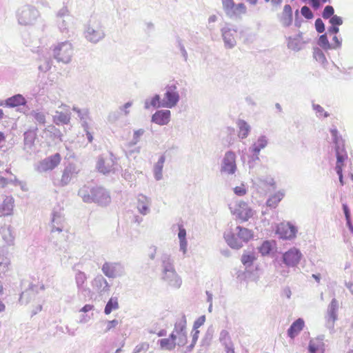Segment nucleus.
<instances>
[{
  "instance_id": "obj_1",
  "label": "nucleus",
  "mask_w": 353,
  "mask_h": 353,
  "mask_svg": "<svg viewBox=\"0 0 353 353\" xmlns=\"http://www.w3.org/2000/svg\"><path fill=\"white\" fill-rule=\"evenodd\" d=\"M223 9L230 18L238 19L245 14L247 11L243 3H235L234 0H221Z\"/></svg>"
},
{
  "instance_id": "obj_2",
  "label": "nucleus",
  "mask_w": 353,
  "mask_h": 353,
  "mask_svg": "<svg viewBox=\"0 0 353 353\" xmlns=\"http://www.w3.org/2000/svg\"><path fill=\"white\" fill-rule=\"evenodd\" d=\"M117 164L116 157L112 152H109L99 157L97 163V169L101 173L106 174L114 172Z\"/></svg>"
},
{
  "instance_id": "obj_3",
  "label": "nucleus",
  "mask_w": 353,
  "mask_h": 353,
  "mask_svg": "<svg viewBox=\"0 0 353 353\" xmlns=\"http://www.w3.org/2000/svg\"><path fill=\"white\" fill-rule=\"evenodd\" d=\"M73 49L71 43L63 42L59 43L53 49L54 57L58 61L63 63H68L72 58Z\"/></svg>"
},
{
  "instance_id": "obj_4",
  "label": "nucleus",
  "mask_w": 353,
  "mask_h": 353,
  "mask_svg": "<svg viewBox=\"0 0 353 353\" xmlns=\"http://www.w3.org/2000/svg\"><path fill=\"white\" fill-rule=\"evenodd\" d=\"M230 208L232 213L242 222L248 221L253 215L252 209L243 201L230 204Z\"/></svg>"
},
{
  "instance_id": "obj_5",
  "label": "nucleus",
  "mask_w": 353,
  "mask_h": 353,
  "mask_svg": "<svg viewBox=\"0 0 353 353\" xmlns=\"http://www.w3.org/2000/svg\"><path fill=\"white\" fill-rule=\"evenodd\" d=\"M91 194L82 195L83 201L96 202L100 204L108 203L110 201V196L108 192L102 188H94L90 190Z\"/></svg>"
},
{
  "instance_id": "obj_6",
  "label": "nucleus",
  "mask_w": 353,
  "mask_h": 353,
  "mask_svg": "<svg viewBox=\"0 0 353 353\" xmlns=\"http://www.w3.org/2000/svg\"><path fill=\"white\" fill-rule=\"evenodd\" d=\"M170 334L176 346H184L186 345L187 332L185 321L176 323L174 325V328Z\"/></svg>"
},
{
  "instance_id": "obj_7",
  "label": "nucleus",
  "mask_w": 353,
  "mask_h": 353,
  "mask_svg": "<svg viewBox=\"0 0 353 353\" xmlns=\"http://www.w3.org/2000/svg\"><path fill=\"white\" fill-rule=\"evenodd\" d=\"M179 99V95L176 91V86L175 85H170L167 88L162 107L172 108L176 105Z\"/></svg>"
},
{
  "instance_id": "obj_8",
  "label": "nucleus",
  "mask_w": 353,
  "mask_h": 353,
  "mask_svg": "<svg viewBox=\"0 0 353 353\" xmlns=\"http://www.w3.org/2000/svg\"><path fill=\"white\" fill-rule=\"evenodd\" d=\"M276 232L283 239H291L296 236L297 230L290 223L283 222L277 225Z\"/></svg>"
},
{
  "instance_id": "obj_9",
  "label": "nucleus",
  "mask_w": 353,
  "mask_h": 353,
  "mask_svg": "<svg viewBox=\"0 0 353 353\" xmlns=\"http://www.w3.org/2000/svg\"><path fill=\"white\" fill-rule=\"evenodd\" d=\"M336 163L335 170L339 175V181L341 185H344L343 177V168L344 165V161L347 159V154L345 151L344 148L340 149L338 146L336 148Z\"/></svg>"
},
{
  "instance_id": "obj_10",
  "label": "nucleus",
  "mask_w": 353,
  "mask_h": 353,
  "mask_svg": "<svg viewBox=\"0 0 353 353\" xmlns=\"http://www.w3.org/2000/svg\"><path fill=\"white\" fill-rule=\"evenodd\" d=\"M61 160V155L59 153H56L41 161L39 164V168L43 172L52 170L59 165Z\"/></svg>"
},
{
  "instance_id": "obj_11",
  "label": "nucleus",
  "mask_w": 353,
  "mask_h": 353,
  "mask_svg": "<svg viewBox=\"0 0 353 353\" xmlns=\"http://www.w3.org/2000/svg\"><path fill=\"white\" fill-rule=\"evenodd\" d=\"M236 156L232 152H228L224 157L222 171L228 174H234L236 171Z\"/></svg>"
},
{
  "instance_id": "obj_12",
  "label": "nucleus",
  "mask_w": 353,
  "mask_h": 353,
  "mask_svg": "<svg viewBox=\"0 0 353 353\" xmlns=\"http://www.w3.org/2000/svg\"><path fill=\"white\" fill-rule=\"evenodd\" d=\"M103 37V31L99 25L90 26L85 32V37L92 43L99 41Z\"/></svg>"
},
{
  "instance_id": "obj_13",
  "label": "nucleus",
  "mask_w": 353,
  "mask_h": 353,
  "mask_svg": "<svg viewBox=\"0 0 353 353\" xmlns=\"http://www.w3.org/2000/svg\"><path fill=\"white\" fill-rule=\"evenodd\" d=\"M301 258V252L296 248L290 249L283 254L284 263L288 266L296 265Z\"/></svg>"
},
{
  "instance_id": "obj_14",
  "label": "nucleus",
  "mask_w": 353,
  "mask_h": 353,
  "mask_svg": "<svg viewBox=\"0 0 353 353\" xmlns=\"http://www.w3.org/2000/svg\"><path fill=\"white\" fill-rule=\"evenodd\" d=\"M170 119V110H159L153 114L152 121L158 125H163L168 123Z\"/></svg>"
},
{
  "instance_id": "obj_15",
  "label": "nucleus",
  "mask_w": 353,
  "mask_h": 353,
  "mask_svg": "<svg viewBox=\"0 0 353 353\" xmlns=\"http://www.w3.org/2000/svg\"><path fill=\"white\" fill-rule=\"evenodd\" d=\"M236 30L230 28H224L222 30V34L225 45L228 48H233L236 44L235 34Z\"/></svg>"
},
{
  "instance_id": "obj_16",
  "label": "nucleus",
  "mask_w": 353,
  "mask_h": 353,
  "mask_svg": "<svg viewBox=\"0 0 353 353\" xmlns=\"http://www.w3.org/2000/svg\"><path fill=\"white\" fill-rule=\"evenodd\" d=\"M279 20L284 26H289L292 23V10L290 5H285L283 12L279 16Z\"/></svg>"
},
{
  "instance_id": "obj_17",
  "label": "nucleus",
  "mask_w": 353,
  "mask_h": 353,
  "mask_svg": "<svg viewBox=\"0 0 353 353\" xmlns=\"http://www.w3.org/2000/svg\"><path fill=\"white\" fill-rule=\"evenodd\" d=\"M285 196V192L283 190H279L272 194H271L267 201L266 205L267 206L275 208L279 205V202L283 199V198Z\"/></svg>"
},
{
  "instance_id": "obj_18",
  "label": "nucleus",
  "mask_w": 353,
  "mask_h": 353,
  "mask_svg": "<svg viewBox=\"0 0 353 353\" xmlns=\"http://www.w3.org/2000/svg\"><path fill=\"white\" fill-rule=\"evenodd\" d=\"M305 322L302 319L296 320L288 330V334L291 339H294L303 329Z\"/></svg>"
},
{
  "instance_id": "obj_19",
  "label": "nucleus",
  "mask_w": 353,
  "mask_h": 353,
  "mask_svg": "<svg viewBox=\"0 0 353 353\" xmlns=\"http://www.w3.org/2000/svg\"><path fill=\"white\" fill-rule=\"evenodd\" d=\"M26 103V99L20 94L14 95L5 101V105L10 108H14L19 105H24Z\"/></svg>"
},
{
  "instance_id": "obj_20",
  "label": "nucleus",
  "mask_w": 353,
  "mask_h": 353,
  "mask_svg": "<svg viewBox=\"0 0 353 353\" xmlns=\"http://www.w3.org/2000/svg\"><path fill=\"white\" fill-rule=\"evenodd\" d=\"M14 206V199L12 197L6 198L0 205V212L3 216L11 214Z\"/></svg>"
},
{
  "instance_id": "obj_21",
  "label": "nucleus",
  "mask_w": 353,
  "mask_h": 353,
  "mask_svg": "<svg viewBox=\"0 0 353 353\" xmlns=\"http://www.w3.org/2000/svg\"><path fill=\"white\" fill-rule=\"evenodd\" d=\"M225 239L227 243L232 248L239 249L242 247L241 241L237 236L232 232H228L225 234Z\"/></svg>"
},
{
  "instance_id": "obj_22",
  "label": "nucleus",
  "mask_w": 353,
  "mask_h": 353,
  "mask_svg": "<svg viewBox=\"0 0 353 353\" xmlns=\"http://www.w3.org/2000/svg\"><path fill=\"white\" fill-rule=\"evenodd\" d=\"M308 350L310 353H323L324 343L320 339H312L310 341Z\"/></svg>"
},
{
  "instance_id": "obj_23",
  "label": "nucleus",
  "mask_w": 353,
  "mask_h": 353,
  "mask_svg": "<svg viewBox=\"0 0 353 353\" xmlns=\"http://www.w3.org/2000/svg\"><path fill=\"white\" fill-rule=\"evenodd\" d=\"M119 266L118 263H105L102 267L103 272L108 277L113 278L117 274V267Z\"/></svg>"
},
{
  "instance_id": "obj_24",
  "label": "nucleus",
  "mask_w": 353,
  "mask_h": 353,
  "mask_svg": "<svg viewBox=\"0 0 353 353\" xmlns=\"http://www.w3.org/2000/svg\"><path fill=\"white\" fill-rule=\"evenodd\" d=\"M237 236L240 239L241 243L248 242L253 238V233L252 230L240 226L236 227Z\"/></svg>"
},
{
  "instance_id": "obj_25",
  "label": "nucleus",
  "mask_w": 353,
  "mask_h": 353,
  "mask_svg": "<svg viewBox=\"0 0 353 353\" xmlns=\"http://www.w3.org/2000/svg\"><path fill=\"white\" fill-rule=\"evenodd\" d=\"M158 343L160 345V347L164 350H172L175 348L176 345L174 342V340L170 334L168 338L161 339L158 341Z\"/></svg>"
},
{
  "instance_id": "obj_26",
  "label": "nucleus",
  "mask_w": 353,
  "mask_h": 353,
  "mask_svg": "<svg viewBox=\"0 0 353 353\" xmlns=\"http://www.w3.org/2000/svg\"><path fill=\"white\" fill-rule=\"evenodd\" d=\"M54 121L56 124H68L70 121V114L65 112H57L54 116Z\"/></svg>"
},
{
  "instance_id": "obj_27",
  "label": "nucleus",
  "mask_w": 353,
  "mask_h": 353,
  "mask_svg": "<svg viewBox=\"0 0 353 353\" xmlns=\"http://www.w3.org/2000/svg\"><path fill=\"white\" fill-rule=\"evenodd\" d=\"M276 243L274 241H265L259 247V252L262 255H268L270 253Z\"/></svg>"
},
{
  "instance_id": "obj_28",
  "label": "nucleus",
  "mask_w": 353,
  "mask_h": 353,
  "mask_svg": "<svg viewBox=\"0 0 353 353\" xmlns=\"http://www.w3.org/2000/svg\"><path fill=\"white\" fill-rule=\"evenodd\" d=\"M237 125L239 128V137L241 139L246 138L250 132V126L243 120H239Z\"/></svg>"
},
{
  "instance_id": "obj_29",
  "label": "nucleus",
  "mask_w": 353,
  "mask_h": 353,
  "mask_svg": "<svg viewBox=\"0 0 353 353\" xmlns=\"http://www.w3.org/2000/svg\"><path fill=\"white\" fill-rule=\"evenodd\" d=\"M119 308V302L118 299L117 297H112L110 299L108 302L107 303L104 312L105 314H110L113 310H117Z\"/></svg>"
},
{
  "instance_id": "obj_30",
  "label": "nucleus",
  "mask_w": 353,
  "mask_h": 353,
  "mask_svg": "<svg viewBox=\"0 0 353 353\" xmlns=\"http://www.w3.org/2000/svg\"><path fill=\"white\" fill-rule=\"evenodd\" d=\"M164 163H165V157L161 156L155 165L154 175H155V178L157 180H159L161 179L162 170H163V167Z\"/></svg>"
},
{
  "instance_id": "obj_31",
  "label": "nucleus",
  "mask_w": 353,
  "mask_h": 353,
  "mask_svg": "<svg viewBox=\"0 0 353 353\" xmlns=\"http://www.w3.org/2000/svg\"><path fill=\"white\" fill-rule=\"evenodd\" d=\"M73 172L72 167L65 168L61 179L62 185H65L70 181Z\"/></svg>"
},
{
  "instance_id": "obj_32",
  "label": "nucleus",
  "mask_w": 353,
  "mask_h": 353,
  "mask_svg": "<svg viewBox=\"0 0 353 353\" xmlns=\"http://www.w3.org/2000/svg\"><path fill=\"white\" fill-rule=\"evenodd\" d=\"M267 140L265 137H260L256 143L254 145L253 147V152L255 154H258L260 152V150L263 148H264L267 145Z\"/></svg>"
},
{
  "instance_id": "obj_33",
  "label": "nucleus",
  "mask_w": 353,
  "mask_h": 353,
  "mask_svg": "<svg viewBox=\"0 0 353 353\" xmlns=\"http://www.w3.org/2000/svg\"><path fill=\"white\" fill-rule=\"evenodd\" d=\"M333 137L334 143L336 144V148L339 146L340 149L344 148L343 141L340 136H339L338 131L336 129L333 128L330 130Z\"/></svg>"
},
{
  "instance_id": "obj_34",
  "label": "nucleus",
  "mask_w": 353,
  "mask_h": 353,
  "mask_svg": "<svg viewBox=\"0 0 353 353\" xmlns=\"http://www.w3.org/2000/svg\"><path fill=\"white\" fill-rule=\"evenodd\" d=\"M179 231L178 236L180 240V245H181V248L185 249L187 245V241L185 239L186 231L183 228L182 225L179 226Z\"/></svg>"
},
{
  "instance_id": "obj_35",
  "label": "nucleus",
  "mask_w": 353,
  "mask_h": 353,
  "mask_svg": "<svg viewBox=\"0 0 353 353\" xmlns=\"http://www.w3.org/2000/svg\"><path fill=\"white\" fill-rule=\"evenodd\" d=\"M314 58L319 62L324 64L327 62L326 57L323 51L319 48L314 50L313 53Z\"/></svg>"
},
{
  "instance_id": "obj_36",
  "label": "nucleus",
  "mask_w": 353,
  "mask_h": 353,
  "mask_svg": "<svg viewBox=\"0 0 353 353\" xmlns=\"http://www.w3.org/2000/svg\"><path fill=\"white\" fill-rule=\"evenodd\" d=\"M219 339L223 345L232 343L230 334L227 330H223L221 332Z\"/></svg>"
},
{
  "instance_id": "obj_37",
  "label": "nucleus",
  "mask_w": 353,
  "mask_h": 353,
  "mask_svg": "<svg viewBox=\"0 0 353 353\" xmlns=\"http://www.w3.org/2000/svg\"><path fill=\"white\" fill-rule=\"evenodd\" d=\"M119 321L117 319H113L112 321H107L105 323V327L103 330L104 333H107L113 329H114L119 325Z\"/></svg>"
},
{
  "instance_id": "obj_38",
  "label": "nucleus",
  "mask_w": 353,
  "mask_h": 353,
  "mask_svg": "<svg viewBox=\"0 0 353 353\" xmlns=\"http://www.w3.org/2000/svg\"><path fill=\"white\" fill-rule=\"evenodd\" d=\"M172 279L170 280V285L175 288H178L181 286V280L177 276V274L174 272H172Z\"/></svg>"
},
{
  "instance_id": "obj_39",
  "label": "nucleus",
  "mask_w": 353,
  "mask_h": 353,
  "mask_svg": "<svg viewBox=\"0 0 353 353\" xmlns=\"http://www.w3.org/2000/svg\"><path fill=\"white\" fill-rule=\"evenodd\" d=\"M255 257L253 254H243L241 256V262L245 265H251Z\"/></svg>"
},
{
  "instance_id": "obj_40",
  "label": "nucleus",
  "mask_w": 353,
  "mask_h": 353,
  "mask_svg": "<svg viewBox=\"0 0 353 353\" xmlns=\"http://www.w3.org/2000/svg\"><path fill=\"white\" fill-rule=\"evenodd\" d=\"M319 44L321 47L325 50H328L331 48L327 36L325 34H322L320 36L319 39Z\"/></svg>"
},
{
  "instance_id": "obj_41",
  "label": "nucleus",
  "mask_w": 353,
  "mask_h": 353,
  "mask_svg": "<svg viewBox=\"0 0 353 353\" xmlns=\"http://www.w3.org/2000/svg\"><path fill=\"white\" fill-rule=\"evenodd\" d=\"M265 190L268 192H273L276 188V183L273 179H268L265 182Z\"/></svg>"
},
{
  "instance_id": "obj_42",
  "label": "nucleus",
  "mask_w": 353,
  "mask_h": 353,
  "mask_svg": "<svg viewBox=\"0 0 353 353\" xmlns=\"http://www.w3.org/2000/svg\"><path fill=\"white\" fill-rule=\"evenodd\" d=\"M334 8L331 6H327L323 12V17L324 19H328L334 14Z\"/></svg>"
},
{
  "instance_id": "obj_43",
  "label": "nucleus",
  "mask_w": 353,
  "mask_h": 353,
  "mask_svg": "<svg viewBox=\"0 0 353 353\" xmlns=\"http://www.w3.org/2000/svg\"><path fill=\"white\" fill-rule=\"evenodd\" d=\"M301 14L307 19H312L313 17V14L310 9L307 6H303L301 10Z\"/></svg>"
},
{
  "instance_id": "obj_44",
  "label": "nucleus",
  "mask_w": 353,
  "mask_h": 353,
  "mask_svg": "<svg viewBox=\"0 0 353 353\" xmlns=\"http://www.w3.org/2000/svg\"><path fill=\"white\" fill-rule=\"evenodd\" d=\"M150 105L154 108H159L162 106V102L160 101V96L156 94L150 101Z\"/></svg>"
},
{
  "instance_id": "obj_45",
  "label": "nucleus",
  "mask_w": 353,
  "mask_h": 353,
  "mask_svg": "<svg viewBox=\"0 0 353 353\" xmlns=\"http://www.w3.org/2000/svg\"><path fill=\"white\" fill-rule=\"evenodd\" d=\"M316 30L318 32L322 33L325 30V26L321 19H317L315 21Z\"/></svg>"
},
{
  "instance_id": "obj_46",
  "label": "nucleus",
  "mask_w": 353,
  "mask_h": 353,
  "mask_svg": "<svg viewBox=\"0 0 353 353\" xmlns=\"http://www.w3.org/2000/svg\"><path fill=\"white\" fill-rule=\"evenodd\" d=\"M330 23L332 26H340L343 23V20L340 17H339L337 15H334L330 19Z\"/></svg>"
},
{
  "instance_id": "obj_47",
  "label": "nucleus",
  "mask_w": 353,
  "mask_h": 353,
  "mask_svg": "<svg viewBox=\"0 0 353 353\" xmlns=\"http://www.w3.org/2000/svg\"><path fill=\"white\" fill-rule=\"evenodd\" d=\"M234 192L238 196H243L246 194V190L243 185L235 187Z\"/></svg>"
},
{
  "instance_id": "obj_48",
  "label": "nucleus",
  "mask_w": 353,
  "mask_h": 353,
  "mask_svg": "<svg viewBox=\"0 0 353 353\" xmlns=\"http://www.w3.org/2000/svg\"><path fill=\"white\" fill-rule=\"evenodd\" d=\"M137 208L139 209V211L143 214H145L148 210L147 205H145L142 201L139 202Z\"/></svg>"
},
{
  "instance_id": "obj_49",
  "label": "nucleus",
  "mask_w": 353,
  "mask_h": 353,
  "mask_svg": "<svg viewBox=\"0 0 353 353\" xmlns=\"http://www.w3.org/2000/svg\"><path fill=\"white\" fill-rule=\"evenodd\" d=\"M314 110L319 113L320 116H322L323 117H328V114L324 111V109L319 105H314Z\"/></svg>"
},
{
  "instance_id": "obj_50",
  "label": "nucleus",
  "mask_w": 353,
  "mask_h": 353,
  "mask_svg": "<svg viewBox=\"0 0 353 353\" xmlns=\"http://www.w3.org/2000/svg\"><path fill=\"white\" fill-rule=\"evenodd\" d=\"M34 119L41 124H44L46 122L45 115L42 113H35Z\"/></svg>"
},
{
  "instance_id": "obj_51",
  "label": "nucleus",
  "mask_w": 353,
  "mask_h": 353,
  "mask_svg": "<svg viewBox=\"0 0 353 353\" xmlns=\"http://www.w3.org/2000/svg\"><path fill=\"white\" fill-rule=\"evenodd\" d=\"M343 209L344 211V214H345L347 222L348 224H350V210L346 204L343 205Z\"/></svg>"
},
{
  "instance_id": "obj_52",
  "label": "nucleus",
  "mask_w": 353,
  "mask_h": 353,
  "mask_svg": "<svg viewBox=\"0 0 353 353\" xmlns=\"http://www.w3.org/2000/svg\"><path fill=\"white\" fill-rule=\"evenodd\" d=\"M143 133H144V130L142 129L136 130L134 132V139L135 143L139 141L140 137L143 134Z\"/></svg>"
},
{
  "instance_id": "obj_53",
  "label": "nucleus",
  "mask_w": 353,
  "mask_h": 353,
  "mask_svg": "<svg viewBox=\"0 0 353 353\" xmlns=\"http://www.w3.org/2000/svg\"><path fill=\"white\" fill-rule=\"evenodd\" d=\"M224 346L226 353H235L232 343H230V344H225Z\"/></svg>"
},
{
  "instance_id": "obj_54",
  "label": "nucleus",
  "mask_w": 353,
  "mask_h": 353,
  "mask_svg": "<svg viewBox=\"0 0 353 353\" xmlns=\"http://www.w3.org/2000/svg\"><path fill=\"white\" fill-rule=\"evenodd\" d=\"M12 181H9L8 179L0 176V187H6L9 183H10Z\"/></svg>"
},
{
  "instance_id": "obj_55",
  "label": "nucleus",
  "mask_w": 353,
  "mask_h": 353,
  "mask_svg": "<svg viewBox=\"0 0 353 353\" xmlns=\"http://www.w3.org/2000/svg\"><path fill=\"white\" fill-rule=\"evenodd\" d=\"M93 307L94 306L92 305L87 304L81 308V311L83 312H87L92 310Z\"/></svg>"
},
{
  "instance_id": "obj_56",
  "label": "nucleus",
  "mask_w": 353,
  "mask_h": 353,
  "mask_svg": "<svg viewBox=\"0 0 353 353\" xmlns=\"http://www.w3.org/2000/svg\"><path fill=\"white\" fill-rule=\"evenodd\" d=\"M150 333L157 334L159 336H163L166 335V330H160L158 332H156L155 331H150Z\"/></svg>"
},
{
  "instance_id": "obj_57",
  "label": "nucleus",
  "mask_w": 353,
  "mask_h": 353,
  "mask_svg": "<svg viewBox=\"0 0 353 353\" xmlns=\"http://www.w3.org/2000/svg\"><path fill=\"white\" fill-rule=\"evenodd\" d=\"M329 32L330 33H332V34H336L339 31V29L338 27H336L335 26H332V27H330L329 28Z\"/></svg>"
},
{
  "instance_id": "obj_58",
  "label": "nucleus",
  "mask_w": 353,
  "mask_h": 353,
  "mask_svg": "<svg viewBox=\"0 0 353 353\" xmlns=\"http://www.w3.org/2000/svg\"><path fill=\"white\" fill-rule=\"evenodd\" d=\"M330 316L332 319L333 322L336 319V311L335 310V308H333L332 310H330Z\"/></svg>"
},
{
  "instance_id": "obj_59",
  "label": "nucleus",
  "mask_w": 353,
  "mask_h": 353,
  "mask_svg": "<svg viewBox=\"0 0 353 353\" xmlns=\"http://www.w3.org/2000/svg\"><path fill=\"white\" fill-rule=\"evenodd\" d=\"M333 40L334 41V48L339 47L341 45V41L339 40L338 37L336 35L334 36Z\"/></svg>"
},
{
  "instance_id": "obj_60",
  "label": "nucleus",
  "mask_w": 353,
  "mask_h": 353,
  "mask_svg": "<svg viewBox=\"0 0 353 353\" xmlns=\"http://www.w3.org/2000/svg\"><path fill=\"white\" fill-rule=\"evenodd\" d=\"M337 305H338L337 301L336 299H333L330 304V307H331L330 310H332L333 308H335V310H336Z\"/></svg>"
},
{
  "instance_id": "obj_61",
  "label": "nucleus",
  "mask_w": 353,
  "mask_h": 353,
  "mask_svg": "<svg viewBox=\"0 0 353 353\" xmlns=\"http://www.w3.org/2000/svg\"><path fill=\"white\" fill-rule=\"evenodd\" d=\"M86 136H87V138L88 139V141L90 143H91L93 140V137H92V134H91V132H90L89 131H87L86 132Z\"/></svg>"
},
{
  "instance_id": "obj_62",
  "label": "nucleus",
  "mask_w": 353,
  "mask_h": 353,
  "mask_svg": "<svg viewBox=\"0 0 353 353\" xmlns=\"http://www.w3.org/2000/svg\"><path fill=\"white\" fill-rule=\"evenodd\" d=\"M6 305L0 300V313L5 312Z\"/></svg>"
},
{
  "instance_id": "obj_63",
  "label": "nucleus",
  "mask_w": 353,
  "mask_h": 353,
  "mask_svg": "<svg viewBox=\"0 0 353 353\" xmlns=\"http://www.w3.org/2000/svg\"><path fill=\"white\" fill-rule=\"evenodd\" d=\"M68 10L65 8L64 10H62V12H59L58 15L60 16V17H63L65 14H67L68 13Z\"/></svg>"
},
{
  "instance_id": "obj_64",
  "label": "nucleus",
  "mask_w": 353,
  "mask_h": 353,
  "mask_svg": "<svg viewBox=\"0 0 353 353\" xmlns=\"http://www.w3.org/2000/svg\"><path fill=\"white\" fill-rule=\"evenodd\" d=\"M283 0H272V3L274 4V5H279L281 3Z\"/></svg>"
}]
</instances>
